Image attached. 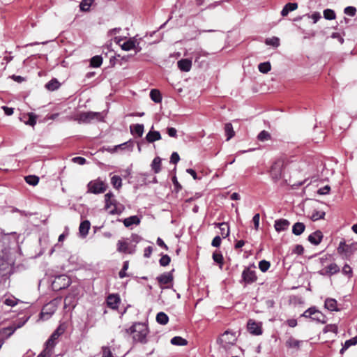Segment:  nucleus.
<instances>
[{
    "instance_id": "f257e3e1",
    "label": "nucleus",
    "mask_w": 357,
    "mask_h": 357,
    "mask_svg": "<svg viewBox=\"0 0 357 357\" xmlns=\"http://www.w3.org/2000/svg\"><path fill=\"white\" fill-rule=\"evenodd\" d=\"M128 334L132 335L135 342L147 343V335L149 333L148 326L144 323L136 322L126 329Z\"/></svg>"
},
{
    "instance_id": "f03ea898",
    "label": "nucleus",
    "mask_w": 357,
    "mask_h": 357,
    "mask_svg": "<svg viewBox=\"0 0 357 357\" xmlns=\"http://www.w3.org/2000/svg\"><path fill=\"white\" fill-rule=\"evenodd\" d=\"M105 115L102 112H85L79 114L77 120L82 123H91L93 121H103Z\"/></svg>"
},
{
    "instance_id": "7ed1b4c3",
    "label": "nucleus",
    "mask_w": 357,
    "mask_h": 357,
    "mask_svg": "<svg viewBox=\"0 0 357 357\" xmlns=\"http://www.w3.org/2000/svg\"><path fill=\"white\" fill-rule=\"evenodd\" d=\"M256 266L251 264L245 267L241 274V283H244V286L251 284L257 280V276L255 271Z\"/></svg>"
},
{
    "instance_id": "20e7f679",
    "label": "nucleus",
    "mask_w": 357,
    "mask_h": 357,
    "mask_svg": "<svg viewBox=\"0 0 357 357\" xmlns=\"http://www.w3.org/2000/svg\"><path fill=\"white\" fill-rule=\"evenodd\" d=\"M29 316H24L22 317L19 318L18 319L14 321L11 325L9 326L3 328L0 331V335H6V338L9 337L11 335L14 333V332L22 327L29 320Z\"/></svg>"
},
{
    "instance_id": "39448f33",
    "label": "nucleus",
    "mask_w": 357,
    "mask_h": 357,
    "mask_svg": "<svg viewBox=\"0 0 357 357\" xmlns=\"http://www.w3.org/2000/svg\"><path fill=\"white\" fill-rule=\"evenodd\" d=\"M286 165L287 162L284 158H278L273 162L270 169V174L273 180L278 181L281 178Z\"/></svg>"
},
{
    "instance_id": "423d86ee",
    "label": "nucleus",
    "mask_w": 357,
    "mask_h": 357,
    "mask_svg": "<svg viewBox=\"0 0 357 357\" xmlns=\"http://www.w3.org/2000/svg\"><path fill=\"white\" fill-rule=\"evenodd\" d=\"M114 41L119 44L121 49L125 51H130L132 50H135V52H139L141 51L142 48L139 46V43L135 37L130 38L128 40L123 42L121 44V41H122V38L116 37L114 38Z\"/></svg>"
},
{
    "instance_id": "0eeeda50",
    "label": "nucleus",
    "mask_w": 357,
    "mask_h": 357,
    "mask_svg": "<svg viewBox=\"0 0 357 357\" xmlns=\"http://www.w3.org/2000/svg\"><path fill=\"white\" fill-rule=\"evenodd\" d=\"M71 280L66 275H59L55 277L52 282V287L54 291H59L70 286Z\"/></svg>"
},
{
    "instance_id": "6e6552de",
    "label": "nucleus",
    "mask_w": 357,
    "mask_h": 357,
    "mask_svg": "<svg viewBox=\"0 0 357 357\" xmlns=\"http://www.w3.org/2000/svg\"><path fill=\"white\" fill-rule=\"evenodd\" d=\"M57 309V301L53 300L43 306L40 314V319L47 320L55 312Z\"/></svg>"
},
{
    "instance_id": "1a4fd4ad",
    "label": "nucleus",
    "mask_w": 357,
    "mask_h": 357,
    "mask_svg": "<svg viewBox=\"0 0 357 357\" xmlns=\"http://www.w3.org/2000/svg\"><path fill=\"white\" fill-rule=\"evenodd\" d=\"M14 265V260L8 257L0 258V273L3 275L10 274Z\"/></svg>"
},
{
    "instance_id": "9d476101",
    "label": "nucleus",
    "mask_w": 357,
    "mask_h": 357,
    "mask_svg": "<svg viewBox=\"0 0 357 357\" xmlns=\"http://www.w3.org/2000/svg\"><path fill=\"white\" fill-rule=\"evenodd\" d=\"M236 340V338L234 333L225 331L218 341L220 342L221 347L227 350L230 348L231 345L235 344Z\"/></svg>"
},
{
    "instance_id": "9b49d317",
    "label": "nucleus",
    "mask_w": 357,
    "mask_h": 357,
    "mask_svg": "<svg viewBox=\"0 0 357 357\" xmlns=\"http://www.w3.org/2000/svg\"><path fill=\"white\" fill-rule=\"evenodd\" d=\"M106 190V185L100 180L91 181L88 183V192L93 194L102 193Z\"/></svg>"
},
{
    "instance_id": "f8f14e48",
    "label": "nucleus",
    "mask_w": 357,
    "mask_h": 357,
    "mask_svg": "<svg viewBox=\"0 0 357 357\" xmlns=\"http://www.w3.org/2000/svg\"><path fill=\"white\" fill-rule=\"evenodd\" d=\"M135 245L130 246V243L124 240L117 242V251L121 253L133 254L135 252Z\"/></svg>"
},
{
    "instance_id": "ddd939ff",
    "label": "nucleus",
    "mask_w": 357,
    "mask_h": 357,
    "mask_svg": "<svg viewBox=\"0 0 357 357\" xmlns=\"http://www.w3.org/2000/svg\"><path fill=\"white\" fill-rule=\"evenodd\" d=\"M247 326L248 331L252 335H259L262 333L261 325L252 319H249Z\"/></svg>"
},
{
    "instance_id": "4468645a",
    "label": "nucleus",
    "mask_w": 357,
    "mask_h": 357,
    "mask_svg": "<svg viewBox=\"0 0 357 357\" xmlns=\"http://www.w3.org/2000/svg\"><path fill=\"white\" fill-rule=\"evenodd\" d=\"M105 208L106 209L111 208V210L109 211V213L114 215V214H119L121 213V208H119L117 206V202L114 198L109 199H105Z\"/></svg>"
},
{
    "instance_id": "2eb2a0df",
    "label": "nucleus",
    "mask_w": 357,
    "mask_h": 357,
    "mask_svg": "<svg viewBox=\"0 0 357 357\" xmlns=\"http://www.w3.org/2000/svg\"><path fill=\"white\" fill-rule=\"evenodd\" d=\"M37 115L34 113H28L26 114H23L20 117V120L24 123L26 125H29L31 126H34L36 124Z\"/></svg>"
},
{
    "instance_id": "dca6fc26",
    "label": "nucleus",
    "mask_w": 357,
    "mask_h": 357,
    "mask_svg": "<svg viewBox=\"0 0 357 357\" xmlns=\"http://www.w3.org/2000/svg\"><path fill=\"white\" fill-rule=\"evenodd\" d=\"M121 299L118 294H109L107 297V306L113 310L118 308Z\"/></svg>"
},
{
    "instance_id": "f3484780",
    "label": "nucleus",
    "mask_w": 357,
    "mask_h": 357,
    "mask_svg": "<svg viewBox=\"0 0 357 357\" xmlns=\"http://www.w3.org/2000/svg\"><path fill=\"white\" fill-rule=\"evenodd\" d=\"M289 225L290 222L289 220L281 218L275 221L274 227L278 232H281L286 231L288 229Z\"/></svg>"
},
{
    "instance_id": "a211bd4d",
    "label": "nucleus",
    "mask_w": 357,
    "mask_h": 357,
    "mask_svg": "<svg viewBox=\"0 0 357 357\" xmlns=\"http://www.w3.org/2000/svg\"><path fill=\"white\" fill-rule=\"evenodd\" d=\"M323 234L320 230H317L308 236V241L314 245H318L323 239Z\"/></svg>"
},
{
    "instance_id": "6ab92c4d",
    "label": "nucleus",
    "mask_w": 357,
    "mask_h": 357,
    "mask_svg": "<svg viewBox=\"0 0 357 357\" xmlns=\"http://www.w3.org/2000/svg\"><path fill=\"white\" fill-rule=\"evenodd\" d=\"M157 280L160 284H167L172 282L173 275L172 272H166L157 277Z\"/></svg>"
},
{
    "instance_id": "aec40b11",
    "label": "nucleus",
    "mask_w": 357,
    "mask_h": 357,
    "mask_svg": "<svg viewBox=\"0 0 357 357\" xmlns=\"http://www.w3.org/2000/svg\"><path fill=\"white\" fill-rule=\"evenodd\" d=\"M324 307L326 309L331 312H337L340 310L337 307V301L331 298H328L325 300Z\"/></svg>"
},
{
    "instance_id": "412c9836",
    "label": "nucleus",
    "mask_w": 357,
    "mask_h": 357,
    "mask_svg": "<svg viewBox=\"0 0 357 357\" xmlns=\"http://www.w3.org/2000/svg\"><path fill=\"white\" fill-rule=\"evenodd\" d=\"M178 68L183 72H188L191 69L192 62L189 59H181L177 62Z\"/></svg>"
},
{
    "instance_id": "4be33fe9",
    "label": "nucleus",
    "mask_w": 357,
    "mask_h": 357,
    "mask_svg": "<svg viewBox=\"0 0 357 357\" xmlns=\"http://www.w3.org/2000/svg\"><path fill=\"white\" fill-rule=\"evenodd\" d=\"M90 227L91 223L89 220L82 221L79 227V232L80 236L82 237H86L89 233Z\"/></svg>"
},
{
    "instance_id": "5701e85b",
    "label": "nucleus",
    "mask_w": 357,
    "mask_h": 357,
    "mask_svg": "<svg viewBox=\"0 0 357 357\" xmlns=\"http://www.w3.org/2000/svg\"><path fill=\"white\" fill-rule=\"evenodd\" d=\"M130 132L133 135L140 137L143 135L144 126L143 124H135L130 126Z\"/></svg>"
},
{
    "instance_id": "b1692460",
    "label": "nucleus",
    "mask_w": 357,
    "mask_h": 357,
    "mask_svg": "<svg viewBox=\"0 0 357 357\" xmlns=\"http://www.w3.org/2000/svg\"><path fill=\"white\" fill-rule=\"evenodd\" d=\"M140 223V219L137 215L130 216L123 220V225L126 227H130L132 225H138Z\"/></svg>"
},
{
    "instance_id": "393cba45",
    "label": "nucleus",
    "mask_w": 357,
    "mask_h": 357,
    "mask_svg": "<svg viewBox=\"0 0 357 357\" xmlns=\"http://www.w3.org/2000/svg\"><path fill=\"white\" fill-rule=\"evenodd\" d=\"M298 8L297 3H287L281 10L282 17L287 16L289 12L296 10Z\"/></svg>"
},
{
    "instance_id": "a878e982",
    "label": "nucleus",
    "mask_w": 357,
    "mask_h": 357,
    "mask_svg": "<svg viewBox=\"0 0 357 357\" xmlns=\"http://www.w3.org/2000/svg\"><path fill=\"white\" fill-rule=\"evenodd\" d=\"M160 139L161 135L158 131L150 130L146 136V139L149 143H153L155 141L160 140Z\"/></svg>"
},
{
    "instance_id": "bb28decb",
    "label": "nucleus",
    "mask_w": 357,
    "mask_h": 357,
    "mask_svg": "<svg viewBox=\"0 0 357 357\" xmlns=\"http://www.w3.org/2000/svg\"><path fill=\"white\" fill-rule=\"evenodd\" d=\"M63 331H61L59 328H57L46 342L47 346L54 347L55 344V340L58 339V337L61 335Z\"/></svg>"
},
{
    "instance_id": "cd10ccee",
    "label": "nucleus",
    "mask_w": 357,
    "mask_h": 357,
    "mask_svg": "<svg viewBox=\"0 0 357 357\" xmlns=\"http://www.w3.org/2000/svg\"><path fill=\"white\" fill-rule=\"evenodd\" d=\"M217 226L219 227L220 230V234L222 236V238H227L229 236L230 231H229V227L228 223L223 222L221 223L217 224Z\"/></svg>"
},
{
    "instance_id": "c85d7f7f",
    "label": "nucleus",
    "mask_w": 357,
    "mask_h": 357,
    "mask_svg": "<svg viewBox=\"0 0 357 357\" xmlns=\"http://www.w3.org/2000/svg\"><path fill=\"white\" fill-rule=\"evenodd\" d=\"M305 226L303 222H296L292 227V233L296 236H299L305 231Z\"/></svg>"
},
{
    "instance_id": "c756f323",
    "label": "nucleus",
    "mask_w": 357,
    "mask_h": 357,
    "mask_svg": "<svg viewBox=\"0 0 357 357\" xmlns=\"http://www.w3.org/2000/svg\"><path fill=\"white\" fill-rule=\"evenodd\" d=\"M225 133L227 137V141L230 140L234 135L235 132L231 123H227L225 125Z\"/></svg>"
},
{
    "instance_id": "7c9ffc66",
    "label": "nucleus",
    "mask_w": 357,
    "mask_h": 357,
    "mask_svg": "<svg viewBox=\"0 0 357 357\" xmlns=\"http://www.w3.org/2000/svg\"><path fill=\"white\" fill-rule=\"evenodd\" d=\"M151 169L155 174H158L161 170V158L155 157L151 162Z\"/></svg>"
},
{
    "instance_id": "2f4dec72",
    "label": "nucleus",
    "mask_w": 357,
    "mask_h": 357,
    "mask_svg": "<svg viewBox=\"0 0 357 357\" xmlns=\"http://www.w3.org/2000/svg\"><path fill=\"white\" fill-rule=\"evenodd\" d=\"M301 341L296 340L293 337H290L286 341L285 344L288 348L298 349L300 347Z\"/></svg>"
},
{
    "instance_id": "473e14b6",
    "label": "nucleus",
    "mask_w": 357,
    "mask_h": 357,
    "mask_svg": "<svg viewBox=\"0 0 357 357\" xmlns=\"http://www.w3.org/2000/svg\"><path fill=\"white\" fill-rule=\"evenodd\" d=\"M60 86V83L56 79H52L45 84V88L49 91H55Z\"/></svg>"
},
{
    "instance_id": "72a5a7b5",
    "label": "nucleus",
    "mask_w": 357,
    "mask_h": 357,
    "mask_svg": "<svg viewBox=\"0 0 357 357\" xmlns=\"http://www.w3.org/2000/svg\"><path fill=\"white\" fill-rule=\"evenodd\" d=\"M156 321L161 325H165L169 321V317L165 312H160L156 315Z\"/></svg>"
},
{
    "instance_id": "f704fd0d",
    "label": "nucleus",
    "mask_w": 357,
    "mask_h": 357,
    "mask_svg": "<svg viewBox=\"0 0 357 357\" xmlns=\"http://www.w3.org/2000/svg\"><path fill=\"white\" fill-rule=\"evenodd\" d=\"M133 142L131 140H129L126 142L122 143L121 144L116 145L114 146V149H128L129 151H131L133 148Z\"/></svg>"
},
{
    "instance_id": "c9c22d12",
    "label": "nucleus",
    "mask_w": 357,
    "mask_h": 357,
    "mask_svg": "<svg viewBox=\"0 0 357 357\" xmlns=\"http://www.w3.org/2000/svg\"><path fill=\"white\" fill-rule=\"evenodd\" d=\"M337 252L340 254L347 255L350 252V245H347L344 241H342L337 247Z\"/></svg>"
},
{
    "instance_id": "e433bc0d",
    "label": "nucleus",
    "mask_w": 357,
    "mask_h": 357,
    "mask_svg": "<svg viewBox=\"0 0 357 357\" xmlns=\"http://www.w3.org/2000/svg\"><path fill=\"white\" fill-rule=\"evenodd\" d=\"M150 98L151 99L156 102L159 103L162 101V96L160 91L157 89H152L150 92Z\"/></svg>"
},
{
    "instance_id": "4c0bfd02",
    "label": "nucleus",
    "mask_w": 357,
    "mask_h": 357,
    "mask_svg": "<svg viewBox=\"0 0 357 357\" xmlns=\"http://www.w3.org/2000/svg\"><path fill=\"white\" fill-rule=\"evenodd\" d=\"M111 184L112 186L119 190L122 186V179L119 176L114 175L111 178Z\"/></svg>"
},
{
    "instance_id": "58836bf2",
    "label": "nucleus",
    "mask_w": 357,
    "mask_h": 357,
    "mask_svg": "<svg viewBox=\"0 0 357 357\" xmlns=\"http://www.w3.org/2000/svg\"><path fill=\"white\" fill-rule=\"evenodd\" d=\"M339 271L340 268L335 263H332L326 267V273L328 275H333L335 273H338Z\"/></svg>"
},
{
    "instance_id": "ea45409f",
    "label": "nucleus",
    "mask_w": 357,
    "mask_h": 357,
    "mask_svg": "<svg viewBox=\"0 0 357 357\" xmlns=\"http://www.w3.org/2000/svg\"><path fill=\"white\" fill-rule=\"evenodd\" d=\"M170 342L172 344L178 346H184L188 344V342L185 339L179 336L174 337L173 338L171 339Z\"/></svg>"
},
{
    "instance_id": "a19ab883",
    "label": "nucleus",
    "mask_w": 357,
    "mask_h": 357,
    "mask_svg": "<svg viewBox=\"0 0 357 357\" xmlns=\"http://www.w3.org/2000/svg\"><path fill=\"white\" fill-rule=\"evenodd\" d=\"M312 319L317 321L320 323L326 322V317L319 311L315 309L314 313L313 314V317H312Z\"/></svg>"
},
{
    "instance_id": "79ce46f5",
    "label": "nucleus",
    "mask_w": 357,
    "mask_h": 357,
    "mask_svg": "<svg viewBox=\"0 0 357 357\" xmlns=\"http://www.w3.org/2000/svg\"><path fill=\"white\" fill-rule=\"evenodd\" d=\"M25 181L30 185L35 186L39 182V177L35 175H29L25 176Z\"/></svg>"
},
{
    "instance_id": "37998d69",
    "label": "nucleus",
    "mask_w": 357,
    "mask_h": 357,
    "mask_svg": "<svg viewBox=\"0 0 357 357\" xmlns=\"http://www.w3.org/2000/svg\"><path fill=\"white\" fill-rule=\"evenodd\" d=\"M265 43L267 45L278 47L280 45V39L278 37L266 38L265 40Z\"/></svg>"
},
{
    "instance_id": "c03bdc74",
    "label": "nucleus",
    "mask_w": 357,
    "mask_h": 357,
    "mask_svg": "<svg viewBox=\"0 0 357 357\" xmlns=\"http://www.w3.org/2000/svg\"><path fill=\"white\" fill-rule=\"evenodd\" d=\"M258 69L262 73H267L271 69V63L269 62L261 63L258 66Z\"/></svg>"
},
{
    "instance_id": "a18cd8bd",
    "label": "nucleus",
    "mask_w": 357,
    "mask_h": 357,
    "mask_svg": "<svg viewBox=\"0 0 357 357\" xmlns=\"http://www.w3.org/2000/svg\"><path fill=\"white\" fill-rule=\"evenodd\" d=\"M102 58L100 56H94L91 59V66L93 68H98L101 66Z\"/></svg>"
},
{
    "instance_id": "49530a36",
    "label": "nucleus",
    "mask_w": 357,
    "mask_h": 357,
    "mask_svg": "<svg viewBox=\"0 0 357 357\" xmlns=\"http://www.w3.org/2000/svg\"><path fill=\"white\" fill-rule=\"evenodd\" d=\"M20 302V300L14 296H9L3 301V303L8 306L13 307Z\"/></svg>"
},
{
    "instance_id": "de8ad7c7",
    "label": "nucleus",
    "mask_w": 357,
    "mask_h": 357,
    "mask_svg": "<svg viewBox=\"0 0 357 357\" xmlns=\"http://www.w3.org/2000/svg\"><path fill=\"white\" fill-rule=\"evenodd\" d=\"M94 0H82L80 3V10L82 11H88L90 9L91 3Z\"/></svg>"
},
{
    "instance_id": "09e8293b",
    "label": "nucleus",
    "mask_w": 357,
    "mask_h": 357,
    "mask_svg": "<svg viewBox=\"0 0 357 357\" xmlns=\"http://www.w3.org/2000/svg\"><path fill=\"white\" fill-rule=\"evenodd\" d=\"M325 216V212L322 211H315L312 213L311 219L313 221H317L321 219H324Z\"/></svg>"
},
{
    "instance_id": "8fccbe9b",
    "label": "nucleus",
    "mask_w": 357,
    "mask_h": 357,
    "mask_svg": "<svg viewBox=\"0 0 357 357\" xmlns=\"http://www.w3.org/2000/svg\"><path fill=\"white\" fill-rule=\"evenodd\" d=\"M257 139L261 142H266L271 139V135L268 132L262 130L259 133Z\"/></svg>"
},
{
    "instance_id": "3c124183",
    "label": "nucleus",
    "mask_w": 357,
    "mask_h": 357,
    "mask_svg": "<svg viewBox=\"0 0 357 357\" xmlns=\"http://www.w3.org/2000/svg\"><path fill=\"white\" fill-rule=\"evenodd\" d=\"M324 17L326 20H332L335 18L336 15L333 10L326 9L324 10Z\"/></svg>"
},
{
    "instance_id": "603ef678",
    "label": "nucleus",
    "mask_w": 357,
    "mask_h": 357,
    "mask_svg": "<svg viewBox=\"0 0 357 357\" xmlns=\"http://www.w3.org/2000/svg\"><path fill=\"white\" fill-rule=\"evenodd\" d=\"M357 344V337H354L348 340H346L343 345V350H347L351 346L356 345Z\"/></svg>"
},
{
    "instance_id": "864d4df0",
    "label": "nucleus",
    "mask_w": 357,
    "mask_h": 357,
    "mask_svg": "<svg viewBox=\"0 0 357 357\" xmlns=\"http://www.w3.org/2000/svg\"><path fill=\"white\" fill-rule=\"evenodd\" d=\"M271 264L269 261L266 260H261L259 263V268L262 272H266L270 268Z\"/></svg>"
},
{
    "instance_id": "5fc2aeb1",
    "label": "nucleus",
    "mask_w": 357,
    "mask_h": 357,
    "mask_svg": "<svg viewBox=\"0 0 357 357\" xmlns=\"http://www.w3.org/2000/svg\"><path fill=\"white\" fill-rule=\"evenodd\" d=\"M129 263L128 261L123 262V267L119 273L120 278H123L127 276L126 271L128 269Z\"/></svg>"
},
{
    "instance_id": "6e6d98bb",
    "label": "nucleus",
    "mask_w": 357,
    "mask_h": 357,
    "mask_svg": "<svg viewBox=\"0 0 357 357\" xmlns=\"http://www.w3.org/2000/svg\"><path fill=\"white\" fill-rule=\"evenodd\" d=\"M213 259L214 260V261L219 264L220 265V267L222 266L223 264V257L220 252H214L213 254Z\"/></svg>"
},
{
    "instance_id": "4d7b16f0",
    "label": "nucleus",
    "mask_w": 357,
    "mask_h": 357,
    "mask_svg": "<svg viewBox=\"0 0 357 357\" xmlns=\"http://www.w3.org/2000/svg\"><path fill=\"white\" fill-rule=\"evenodd\" d=\"M171 259L167 255H164L161 257L159 260L160 265L161 266H166L170 263Z\"/></svg>"
},
{
    "instance_id": "13d9d810",
    "label": "nucleus",
    "mask_w": 357,
    "mask_h": 357,
    "mask_svg": "<svg viewBox=\"0 0 357 357\" xmlns=\"http://www.w3.org/2000/svg\"><path fill=\"white\" fill-rule=\"evenodd\" d=\"M323 331H324V333H326L328 332H332V333H337V327L335 325L328 324V325H326L324 327Z\"/></svg>"
},
{
    "instance_id": "bf43d9fd",
    "label": "nucleus",
    "mask_w": 357,
    "mask_h": 357,
    "mask_svg": "<svg viewBox=\"0 0 357 357\" xmlns=\"http://www.w3.org/2000/svg\"><path fill=\"white\" fill-rule=\"evenodd\" d=\"M344 13L347 15L353 17L356 15V9L353 6H347L344 8Z\"/></svg>"
},
{
    "instance_id": "052dcab7",
    "label": "nucleus",
    "mask_w": 357,
    "mask_h": 357,
    "mask_svg": "<svg viewBox=\"0 0 357 357\" xmlns=\"http://www.w3.org/2000/svg\"><path fill=\"white\" fill-rule=\"evenodd\" d=\"M194 56L195 58V61L199 59L201 56H207L208 53L202 50H197L194 53Z\"/></svg>"
},
{
    "instance_id": "680f3d73",
    "label": "nucleus",
    "mask_w": 357,
    "mask_h": 357,
    "mask_svg": "<svg viewBox=\"0 0 357 357\" xmlns=\"http://www.w3.org/2000/svg\"><path fill=\"white\" fill-rule=\"evenodd\" d=\"M172 182L174 186V190L176 191V192H178L181 190L182 186L177 181V178L176 176L172 177Z\"/></svg>"
},
{
    "instance_id": "e2e57ef3",
    "label": "nucleus",
    "mask_w": 357,
    "mask_h": 357,
    "mask_svg": "<svg viewBox=\"0 0 357 357\" xmlns=\"http://www.w3.org/2000/svg\"><path fill=\"white\" fill-rule=\"evenodd\" d=\"M259 219H260V215L259 213H256L252 218V222L254 223L255 229L256 230H258L259 227Z\"/></svg>"
},
{
    "instance_id": "0e129e2a",
    "label": "nucleus",
    "mask_w": 357,
    "mask_h": 357,
    "mask_svg": "<svg viewBox=\"0 0 357 357\" xmlns=\"http://www.w3.org/2000/svg\"><path fill=\"white\" fill-rule=\"evenodd\" d=\"M314 310L315 307H310L303 312L302 316L305 317H310L312 319V317H313V314L314 313Z\"/></svg>"
},
{
    "instance_id": "69168bd1",
    "label": "nucleus",
    "mask_w": 357,
    "mask_h": 357,
    "mask_svg": "<svg viewBox=\"0 0 357 357\" xmlns=\"http://www.w3.org/2000/svg\"><path fill=\"white\" fill-rule=\"evenodd\" d=\"M73 162L80 165H83L86 163V160L83 157L77 156L72 159Z\"/></svg>"
},
{
    "instance_id": "338daca9",
    "label": "nucleus",
    "mask_w": 357,
    "mask_h": 357,
    "mask_svg": "<svg viewBox=\"0 0 357 357\" xmlns=\"http://www.w3.org/2000/svg\"><path fill=\"white\" fill-rule=\"evenodd\" d=\"M102 357H113L112 353L108 347H102Z\"/></svg>"
},
{
    "instance_id": "774afa93",
    "label": "nucleus",
    "mask_w": 357,
    "mask_h": 357,
    "mask_svg": "<svg viewBox=\"0 0 357 357\" xmlns=\"http://www.w3.org/2000/svg\"><path fill=\"white\" fill-rule=\"evenodd\" d=\"M180 160L179 155L176 152H173L171 155L170 162L176 164Z\"/></svg>"
}]
</instances>
